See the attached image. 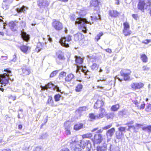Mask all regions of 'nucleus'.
<instances>
[{
    "mask_svg": "<svg viewBox=\"0 0 151 151\" xmlns=\"http://www.w3.org/2000/svg\"><path fill=\"white\" fill-rule=\"evenodd\" d=\"M99 67V65L96 63H93L90 66L91 69L92 70H97Z\"/></svg>",
    "mask_w": 151,
    "mask_h": 151,
    "instance_id": "e433bc0d",
    "label": "nucleus"
},
{
    "mask_svg": "<svg viewBox=\"0 0 151 151\" xmlns=\"http://www.w3.org/2000/svg\"><path fill=\"white\" fill-rule=\"evenodd\" d=\"M142 69L144 71H148L150 70V68L148 67H147L146 66H143L142 67Z\"/></svg>",
    "mask_w": 151,
    "mask_h": 151,
    "instance_id": "052dcab7",
    "label": "nucleus"
},
{
    "mask_svg": "<svg viewBox=\"0 0 151 151\" xmlns=\"http://www.w3.org/2000/svg\"><path fill=\"white\" fill-rule=\"evenodd\" d=\"M48 136V134L47 133H45L42 134L40 136L39 139H42L46 138Z\"/></svg>",
    "mask_w": 151,
    "mask_h": 151,
    "instance_id": "a19ab883",
    "label": "nucleus"
},
{
    "mask_svg": "<svg viewBox=\"0 0 151 151\" xmlns=\"http://www.w3.org/2000/svg\"><path fill=\"white\" fill-rule=\"evenodd\" d=\"M75 23L76 25L78 24V28L84 33L87 32L86 23L91 24L90 22L87 21L86 19L81 17L77 18Z\"/></svg>",
    "mask_w": 151,
    "mask_h": 151,
    "instance_id": "f03ea898",
    "label": "nucleus"
},
{
    "mask_svg": "<svg viewBox=\"0 0 151 151\" xmlns=\"http://www.w3.org/2000/svg\"><path fill=\"white\" fill-rule=\"evenodd\" d=\"M59 70H56L53 71L50 75V77L52 78L55 76L58 73Z\"/></svg>",
    "mask_w": 151,
    "mask_h": 151,
    "instance_id": "c03bdc74",
    "label": "nucleus"
},
{
    "mask_svg": "<svg viewBox=\"0 0 151 151\" xmlns=\"http://www.w3.org/2000/svg\"><path fill=\"white\" fill-rule=\"evenodd\" d=\"M146 4L145 9H147L148 7H150L151 4V0H145V1Z\"/></svg>",
    "mask_w": 151,
    "mask_h": 151,
    "instance_id": "79ce46f5",
    "label": "nucleus"
},
{
    "mask_svg": "<svg viewBox=\"0 0 151 151\" xmlns=\"http://www.w3.org/2000/svg\"><path fill=\"white\" fill-rule=\"evenodd\" d=\"M44 45V44L43 43L42 44L41 43L39 42L37 43V47L36 49V51L37 52H40L42 49V45Z\"/></svg>",
    "mask_w": 151,
    "mask_h": 151,
    "instance_id": "c85d7f7f",
    "label": "nucleus"
},
{
    "mask_svg": "<svg viewBox=\"0 0 151 151\" xmlns=\"http://www.w3.org/2000/svg\"><path fill=\"white\" fill-rule=\"evenodd\" d=\"M100 2L98 0H92L90 2V5L96 7V10L99 9V5Z\"/></svg>",
    "mask_w": 151,
    "mask_h": 151,
    "instance_id": "a211bd4d",
    "label": "nucleus"
},
{
    "mask_svg": "<svg viewBox=\"0 0 151 151\" xmlns=\"http://www.w3.org/2000/svg\"><path fill=\"white\" fill-rule=\"evenodd\" d=\"M83 124L80 123L75 125L74 127V129L75 130H78L82 128L83 127Z\"/></svg>",
    "mask_w": 151,
    "mask_h": 151,
    "instance_id": "2f4dec72",
    "label": "nucleus"
},
{
    "mask_svg": "<svg viewBox=\"0 0 151 151\" xmlns=\"http://www.w3.org/2000/svg\"><path fill=\"white\" fill-rule=\"evenodd\" d=\"M104 116V115L99 113V114L96 115V119H99L103 118Z\"/></svg>",
    "mask_w": 151,
    "mask_h": 151,
    "instance_id": "680f3d73",
    "label": "nucleus"
},
{
    "mask_svg": "<svg viewBox=\"0 0 151 151\" xmlns=\"http://www.w3.org/2000/svg\"><path fill=\"white\" fill-rule=\"evenodd\" d=\"M75 61L77 64V65H78L77 64H81L83 63V59L80 56H75Z\"/></svg>",
    "mask_w": 151,
    "mask_h": 151,
    "instance_id": "b1692460",
    "label": "nucleus"
},
{
    "mask_svg": "<svg viewBox=\"0 0 151 151\" xmlns=\"http://www.w3.org/2000/svg\"><path fill=\"white\" fill-rule=\"evenodd\" d=\"M111 126L112 125L111 124H109L103 127V129L104 130H106L107 129H108L110 128L111 127Z\"/></svg>",
    "mask_w": 151,
    "mask_h": 151,
    "instance_id": "338daca9",
    "label": "nucleus"
},
{
    "mask_svg": "<svg viewBox=\"0 0 151 151\" xmlns=\"http://www.w3.org/2000/svg\"><path fill=\"white\" fill-rule=\"evenodd\" d=\"M98 127L94 128L93 129H92V130L91 131L93 132H95L97 130V131L96 132L97 133H100L102 132L103 129H100L99 130H98Z\"/></svg>",
    "mask_w": 151,
    "mask_h": 151,
    "instance_id": "de8ad7c7",
    "label": "nucleus"
},
{
    "mask_svg": "<svg viewBox=\"0 0 151 151\" xmlns=\"http://www.w3.org/2000/svg\"><path fill=\"white\" fill-rule=\"evenodd\" d=\"M74 75L72 73H70L65 77V80L66 82H70L74 79Z\"/></svg>",
    "mask_w": 151,
    "mask_h": 151,
    "instance_id": "aec40b11",
    "label": "nucleus"
},
{
    "mask_svg": "<svg viewBox=\"0 0 151 151\" xmlns=\"http://www.w3.org/2000/svg\"><path fill=\"white\" fill-rule=\"evenodd\" d=\"M22 70L24 76L28 75L31 73L30 69L27 67H23L22 68Z\"/></svg>",
    "mask_w": 151,
    "mask_h": 151,
    "instance_id": "4be33fe9",
    "label": "nucleus"
},
{
    "mask_svg": "<svg viewBox=\"0 0 151 151\" xmlns=\"http://www.w3.org/2000/svg\"><path fill=\"white\" fill-rule=\"evenodd\" d=\"M71 40V36L69 35L66 37H61L59 42L62 46L68 47H69V44H70Z\"/></svg>",
    "mask_w": 151,
    "mask_h": 151,
    "instance_id": "20e7f679",
    "label": "nucleus"
},
{
    "mask_svg": "<svg viewBox=\"0 0 151 151\" xmlns=\"http://www.w3.org/2000/svg\"><path fill=\"white\" fill-rule=\"evenodd\" d=\"M66 73L64 71H62L60 72L59 76V78L60 79H61L64 76H65L66 75Z\"/></svg>",
    "mask_w": 151,
    "mask_h": 151,
    "instance_id": "37998d69",
    "label": "nucleus"
},
{
    "mask_svg": "<svg viewBox=\"0 0 151 151\" xmlns=\"http://www.w3.org/2000/svg\"><path fill=\"white\" fill-rule=\"evenodd\" d=\"M70 19L72 21H75V15L71 14L70 15Z\"/></svg>",
    "mask_w": 151,
    "mask_h": 151,
    "instance_id": "4d7b16f0",
    "label": "nucleus"
},
{
    "mask_svg": "<svg viewBox=\"0 0 151 151\" xmlns=\"http://www.w3.org/2000/svg\"><path fill=\"white\" fill-rule=\"evenodd\" d=\"M61 97V95L59 94H56L54 96L55 101L56 102L59 101L60 100Z\"/></svg>",
    "mask_w": 151,
    "mask_h": 151,
    "instance_id": "ea45409f",
    "label": "nucleus"
},
{
    "mask_svg": "<svg viewBox=\"0 0 151 151\" xmlns=\"http://www.w3.org/2000/svg\"><path fill=\"white\" fill-rule=\"evenodd\" d=\"M81 67L80 66L77 65V68L76 71V73H79L81 74Z\"/></svg>",
    "mask_w": 151,
    "mask_h": 151,
    "instance_id": "864d4df0",
    "label": "nucleus"
},
{
    "mask_svg": "<svg viewBox=\"0 0 151 151\" xmlns=\"http://www.w3.org/2000/svg\"><path fill=\"white\" fill-rule=\"evenodd\" d=\"M118 131L121 132L122 133L125 132L126 128L125 127H120L118 128Z\"/></svg>",
    "mask_w": 151,
    "mask_h": 151,
    "instance_id": "09e8293b",
    "label": "nucleus"
},
{
    "mask_svg": "<svg viewBox=\"0 0 151 151\" xmlns=\"http://www.w3.org/2000/svg\"><path fill=\"white\" fill-rule=\"evenodd\" d=\"M105 112V110L103 108H101L100 109V112L99 113L102 114L104 115V113Z\"/></svg>",
    "mask_w": 151,
    "mask_h": 151,
    "instance_id": "69168bd1",
    "label": "nucleus"
},
{
    "mask_svg": "<svg viewBox=\"0 0 151 151\" xmlns=\"http://www.w3.org/2000/svg\"><path fill=\"white\" fill-rule=\"evenodd\" d=\"M131 73V71L127 69L122 70L120 72L121 75L123 77L124 80L125 81H129L130 80V75Z\"/></svg>",
    "mask_w": 151,
    "mask_h": 151,
    "instance_id": "39448f33",
    "label": "nucleus"
},
{
    "mask_svg": "<svg viewBox=\"0 0 151 151\" xmlns=\"http://www.w3.org/2000/svg\"><path fill=\"white\" fill-rule=\"evenodd\" d=\"M90 121H93L96 119V115L95 116L93 113H90L89 115Z\"/></svg>",
    "mask_w": 151,
    "mask_h": 151,
    "instance_id": "72a5a7b5",
    "label": "nucleus"
},
{
    "mask_svg": "<svg viewBox=\"0 0 151 151\" xmlns=\"http://www.w3.org/2000/svg\"><path fill=\"white\" fill-rule=\"evenodd\" d=\"M123 134V133L119 131L116 132V138L118 139H121Z\"/></svg>",
    "mask_w": 151,
    "mask_h": 151,
    "instance_id": "c9c22d12",
    "label": "nucleus"
},
{
    "mask_svg": "<svg viewBox=\"0 0 151 151\" xmlns=\"http://www.w3.org/2000/svg\"><path fill=\"white\" fill-rule=\"evenodd\" d=\"M140 58L143 62L147 63V58L145 54H142L141 55Z\"/></svg>",
    "mask_w": 151,
    "mask_h": 151,
    "instance_id": "f704fd0d",
    "label": "nucleus"
},
{
    "mask_svg": "<svg viewBox=\"0 0 151 151\" xmlns=\"http://www.w3.org/2000/svg\"><path fill=\"white\" fill-rule=\"evenodd\" d=\"M103 35V34L102 32H101L98 34L97 36L95 37V39L96 41H98L99 40L101 37Z\"/></svg>",
    "mask_w": 151,
    "mask_h": 151,
    "instance_id": "58836bf2",
    "label": "nucleus"
},
{
    "mask_svg": "<svg viewBox=\"0 0 151 151\" xmlns=\"http://www.w3.org/2000/svg\"><path fill=\"white\" fill-rule=\"evenodd\" d=\"M17 60V56L15 54L13 56V59L11 60V61L15 62Z\"/></svg>",
    "mask_w": 151,
    "mask_h": 151,
    "instance_id": "e2e57ef3",
    "label": "nucleus"
},
{
    "mask_svg": "<svg viewBox=\"0 0 151 151\" xmlns=\"http://www.w3.org/2000/svg\"><path fill=\"white\" fill-rule=\"evenodd\" d=\"M28 9V8L24 5L22 6L21 7H17L15 9L16 11L19 14L22 13L24 14L26 13V10Z\"/></svg>",
    "mask_w": 151,
    "mask_h": 151,
    "instance_id": "f8f14e48",
    "label": "nucleus"
},
{
    "mask_svg": "<svg viewBox=\"0 0 151 151\" xmlns=\"http://www.w3.org/2000/svg\"><path fill=\"white\" fill-rule=\"evenodd\" d=\"M115 131V129L113 127L108 130L106 132V135L108 139V141L110 140L113 135Z\"/></svg>",
    "mask_w": 151,
    "mask_h": 151,
    "instance_id": "ddd939ff",
    "label": "nucleus"
},
{
    "mask_svg": "<svg viewBox=\"0 0 151 151\" xmlns=\"http://www.w3.org/2000/svg\"><path fill=\"white\" fill-rule=\"evenodd\" d=\"M119 104H116L112 106L111 108V110L113 111H116L119 109Z\"/></svg>",
    "mask_w": 151,
    "mask_h": 151,
    "instance_id": "473e14b6",
    "label": "nucleus"
},
{
    "mask_svg": "<svg viewBox=\"0 0 151 151\" xmlns=\"http://www.w3.org/2000/svg\"><path fill=\"white\" fill-rule=\"evenodd\" d=\"M102 139L101 135L98 134L95 135L94 139H92V140L94 143L98 144L101 142Z\"/></svg>",
    "mask_w": 151,
    "mask_h": 151,
    "instance_id": "1a4fd4ad",
    "label": "nucleus"
},
{
    "mask_svg": "<svg viewBox=\"0 0 151 151\" xmlns=\"http://www.w3.org/2000/svg\"><path fill=\"white\" fill-rule=\"evenodd\" d=\"M22 39L26 41H28L30 39L29 35L26 34V32L23 33L21 35Z\"/></svg>",
    "mask_w": 151,
    "mask_h": 151,
    "instance_id": "a878e982",
    "label": "nucleus"
},
{
    "mask_svg": "<svg viewBox=\"0 0 151 151\" xmlns=\"http://www.w3.org/2000/svg\"><path fill=\"white\" fill-rule=\"evenodd\" d=\"M96 12L94 16L93 15L91 17L92 23H93L94 22H98L99 20L100 19V15L97 13V11H96Z\"/></svg>",
    "mask_w": 151,
    "mask_h": 151,
    "instance_id": "dca6fc26",
    "label": "nucleus"
},
{
    "mask_svg": "<svg viewBox=\"0 0 151 151\" xmlns=\"http://www.w3.org/2000/svg\"><path fill=\"white\" fill-rule=\"evenodd\" d=\"M74 146L72 148L73 151H81V147L83 149L86 147V150L90 151L91 148V144L89 140H81L79 144H76L74 143Z\"/></svg>",
    "mask_w": 151,
    "mask_h": 151,
    "instance_id": "f257e3e1",
    "label": "nucleus"
},
{
    "mask_svg": "<svg viewBox=\"0 0 151 151\" xmlns=\"http://www.w3.org/2000/svg\"><path fill=\"white\" fill-rule=\"evenodd\" d=\"M145 6H146V4L145 1L140 0L137 4V8L139 9L143 12Z\"/></svg>",
    "mask_w": 151,
    "mask_h": 151,
    "instance_id": "2eb2a0df",
    "label": "nucleus"
},
{
    "mask_svg": "<svg viewBox=\"0 0 151 151\" xmlns=\"http://www.w3.org/2000/svg\"><path fill=\"white\" fill-rule=\"evenodd\" d=\"M9 4H10L3 3L2 6L3 8L5 10L8 9L9 7Z\"/></svg>",
    "mask_w": 151,
    "mask_h": 151,
    "instance_id": "49530a36",
    "label": "nucleus"
},
{
    "mask_svg": "<svg viewBox=\"0 0 151 151\" xmlns=\"http://www.w3.org/2000/svg\"><path fill=\"white\" fill-rule=\"evenodd\" d=\"M77 12L81 17H84L87 13L86 9L85 8L82 7L81 9H78Z\"/></svg>",
    "mask_w": 151,
    "mask_h": 151,
    "instance_id": "4468645a",
    "label": "nucleus"
},
{
    "mask_svg": "<svg viewBox=\"0 0 151 151\" xmlns=\"http://www.w3.org/2000/svg\"><path fill=\"white\" fill-rule=\"evenodd\" d=\"M125 114L124 110H122L119 112V115L120 116H123Z\"/></svg>",
    "mask_w": 151,
    "mask_h": 151,
    "instance_id": "603ef678",
    "label": "nucleus"
},
{
    "mask_svg": "<svg viewBox=\"0 0 151 151\" xmlns=\"http://www.w3.org/2000/svg\"><path fill=\"white\" fill-rule=\"evenodd\" d=\"M109 15L111 17H116L118 16V12L114 10H110L109 12Z\"/></svg>",
    "mask_w": 151,
    "mask_h": 151,
    "instance_id": "c756f323",
    "label": "nucleus"
},
{
    "mask_svg": "<svg viewBox=\"0 0 151 151\" xmlns=\"http://www.w3.org/2000/svg\"><path fill=\"white\" fill-rule=\"evenodd\" d=\"M83 37V35L80 33H78L74 35V40L77 41L81 40Z\"/></svg>",
    "mask_w": 151,
    "mask_h": 151,
    "instance_id": "412c9836",
    "label": "nucleus"
},
{
    "mask_svg": "<svg viewBox=\"0 0 151 151\" xmlns=\"http://www.w3.org/2000/svg\"><path fill=\"white\" fill-rule=\"evenodd\" d=\"M49 88H52L54 91H56L58 92H60L61 90L60 89L59 87L55 85L53 83L51 82L48 83L45 86L43 87L44 90H45Z\"/></svg>",
    "mask_w": 151,
    "mask_h": 151,
    "instance_id": "6e6552de",
    "label": "nucleus"
},
{
    "mask_svg": "<svg viewBox=\"0 0 151 151\" xmlns=\"http://www.w3.org/2000/svg\"><path fill=\"white\" fill-rule=\"evenodd\" d=\"M67 123H64V125L65 126V132L66 135H69L70 134V126L69 125L66 126Z\"/></svg>",
    "mask_w": 151,
    "mask_h": 151,
    "instance_id": "393cba45",
    "label": "nucleus"
},
{
    "mask_svg": "<svg viewBox=\"0 0 151 151\" xmlns=\"http://www.w3.org/2000/svg\"><path fill=\"white\" fill-rule=\"evenodd\" d=\"M47 104H48L51 106H55V105L54 104V101L52 97L50 96H48V99L46 102Z\"/></svg>",
    "mask_w": 151,
    "mask_h": 151,
    "instance_id": "5701e85b",
    "label": "nucleus"
},
{
    "mask_svg": "<svg viewBox=\"0 0 151 151\" xmlns=\"http://www.w3.org/2000/svg\"><path fill=\"white\" fill-rule=\"evenodd\" d=\"M132 17L135 20H137L138 18V15L137 14H134L132 15Z\"/></svg>",
    "mask_w": 151,
    "mask_h": 151,
    "instance_id": "0e129e2a",
    "label": "nucleus"
},
{
    "mask_svg": "<svg viewBox=\"0 0 151 151\" xmlns=\"http://www.w3.org/2000/svg\"><path fill=\"white\" fill-rule=\"evenodd\" d=\"M4 72L3 74L0 75V83L5 86L9 83V79L12 80L10 76H12V73L11 70L8 68L5 69Z\"/></svg>",
    "mask_w": 151,
    "mask_h": 151,
    "instance_id": "7ed1b4c3",
    "label": "nucleus"
},
{
    "mask_svg": "<svg viewBox=\"0 0 151 151\" xmlns=\"http://www.w3.org/2000/svg\"><path fill=\"white\" fill-rule=\"evenodd\" d=\"M107 149V145L105 143L103 144L102 146H98L96 147L97 151H106Z\"/></svg>",
    "mask_w": 151,
    "mask_h": 151,
    "instance_id": "6ab92c4d",
    "label": "nucleus"
},
{
    "mask_svg": "<svg viewBox=\"0 0 151 151\" xmlns=\"http://www.w3.org/2000/svg\"><path fill=\"white\" fill-rule=\"evenodd\" d=\"M124 26V29L123 30H127V29L129 28V24L127 22H125L123 24Z\"/></svg>",
    "mask_w": 151,
    "mask_h": 151,
    "instance_id": "8fccbe9b",
    "label": "nucleus"
},
{
    "mask_svg": "<svg viewBox=\"0 0 151 151\" xmlns=\"http://www.w3.org/2000/svg\"><path fill=\"white\" fill-rule=\"evenodd\" d=\"M65 58L63 53H61L56 54L55 60L58 65H63L65 62Z\"/></svg>",
    "mask_w": 151,
    "mask_h": 151,
    "instance_id": "0eeeda50",
    "label": "nucleus"
},
{
    "mask_svg": "<svg viewBox=\"0 0 151 151\" xmlns=\"http://www.w3.org/2000/svg\"><path fill=\"white\" fill-rule=\"evenodd\" d=\"M144 85L141 82L134 83L131 84V86L133 90H136L139 89L143 87Z\"/></svg>",
    "mask_w": 151,
    "mask_h": 151,
    "instance_id": "9d476101",
    "label": "nucleus"
},
{
    "mask_svg": "<svg viewBox=\"0 0 151 151\" xmlns=\"http://www.w3.org/2000/svg\"><path fill=\"white\" fill-rule=\"evenodd\" d=\"M12 0L9 1V0H4L3 3L10 4L12 3Z\"/></svg>",
    "mask_w": 151,
    "mask_h": 151,
    "instance_id": "bf43d9fd",
    "label": "nucleus"
},
{
    "mask_svg": "<svg viewBox=\"0 0 151 151\" xmlns=\"http://www.w3.org/2000/svg\"><path fill=\"white\" fill-rule=\"evenodd\" d=\"M92 136L91 133H89L88 134H86L83 135V137H85L87 138H90Z\"/></svg>",
    "mask_w": 151,
    "mask_h": 151,
    "instance_id": "5fc2aeb1",
    "label": "nucleus"
},
{
    "mask_svg": "<svg viewBox=\"0 0 151 151\" xmlns=\"http://www.w3.org/2000/svg\"><path fill=\"white\" fill-rule=\"evenodd\" d=\"M9 26L13 31H15L16 28V24L13 22H11L9 23Z\"/></svg>",
    "mask_w": 151,
    "mask_h": 151,
    "instance_id": "cd10ccee",
    "label": "nucleus"
},
{
    "mask_svg": "<svg viewBox=\"0 0 151 151\" xmlns=\"http://www.w3.org/2000/svg\"><path fill=\"white\" fill-rule=\"evenodd\" d=\"M145 110L148 112L151 111V104H149L147 106Z\"/></svg>",
    "mask_w": 151,
    "mask_h": 151,
    "instance_id": "3c124183",
    "label": "nucleus"
},
{
    "mask_svg": "<svg viewBox=\"0 0 151 151\" xmlns=\"http://www.w3.org/2000/svg\"><path fill=\"white\" fill-rule=\"evenodd\" d=\"M145 105V104L143 102V104H141L140 107H139L138 106H137L139 108V109H143L144 108Z\"/></svg>",
    "mask_w": 151,
    "mask_h": 151,
    "instance_id": "13d9d810",
    "label": "nucleus"
},
{
    "mask_svg": "<svg viewBox=\"0 0 151 151\" xmlns=\"http://www.w3.org/2000/svg\"><path fill=\"white\" fill-rule=\"evenodd\" d=\"M41 148L39 147H35L33 149V151H40Z\"/></svg>",
    "mask_w": 151,
    "mask_h": 151,
    "instance_id": "774afa93",
    "label": "nucleus"
},
{
    "mask_svg": "<svg viewBox=\"0 0 151 151\" xmlns=\"http://www.w3.org/2000/svg\"><path fill=\"white\" fill-rule=\"evenodd\" d=\"M104 104V102L102 100H98L95 103L94 108L95 109H98L101 108Z\"/></svg>",
    "mask_w": 151,
    "mask_h": 151,
    "instance_id": "f3484780",
    "label": "nucleus"
},
{
    "mask_svg": "<svg viewBox=\"0 0 151 151\" xmlns=\"http://www.w3.org/2000/svg\"><path fill=\"white\" fill-rule=\"evenodd\" d=\"M19 48L24 53H26L28 49V47L25 45L21 46L19 47Z\"/></svg>",
    "mask_w": 151,
    "mask_h": 151,
    "instance_id": "bb28decb",
    "label": "nucleus"
},
{
    "mask_svg": "<svg viewBox=\"0 0 151 151\" xmlns=\"http://www.w3.org/2000/svg\"><path fill=\"white\" fill-rule=\"evenodd\" d=\"M86 106H83L82 107H80L79 108V111L81 112L82 111H85L86 110Z\"/></svg>",
    "mask_w": 151,
    "mask_h": 151,
    "instance_id": "6e6d98bb",
    "label": "nucleus"
},
{
    "mask_svg": "<svg viewBox=\"0 0 151 151\" xmlns=\"http://www.w3.org/2000/svg\"><path fill=\"white\" fill-rule=\"evenodd\" d=\"M83 87V85L81 83H79L76 87L75 91L77 92H80L81 91Z\"/></svg>",
    "mask_w": 151,
    "mask_h": 151,
    "instance_id": "7c9ffc66",
    "label": "nucleus"
},
{
    "mask_svg": "<svg viewBox=\"0 0 151 151\" xmlns=\"http://www.w3.org/2000/svg\"><path fill=\"white\" fill-rule=\"evenodd\" d=\"M52 26L53 28L57 32H60L63 28V24L60 21L54 19L52 23Z\"/></svg>",
    "mask_w": 151,
    "mask_h": 151,
    "instance_id": "423d86ee",
    "label": "nucleus"
},
{
    "mask_svg": "<svg viewBox=\"0 0 151 151\" xmlns=\"http://www.w3.org/2000/svg\"><path fill=\"white\" fill-rule=\"evenodd\" d=\"M80 66L81 67V71L84 73L85 75H87L88 70L86 69V67L85 66H83V65Z\"/></svg>",
    "mask_w": 151,
    "mask_h": 151,
    "instance_id": "4c0bfd02",
    "label": "nucleus"
},
{
    "mask_svg": "<svg viewBox=\"0 0 151 151\" xmlns=\"http://www.w3.org/2000/svg\"><path fill=\"white\" fill-rule=\"evenodd\" d=\"M37 4L40 8H44L49 5V3L45 0H39L37 1Z\"/></svg>",
    "mask_w": 151,
    "mask_h": 151,
    "instance_id": "9b49d317",
    "label": "nucleus"
},
{
    "mask_svg": "<svg viewBox=\"0 0 151 151\" xmlns=\"http://www.w3.org/2000/svg\"><path fill=\"white\" fill-rule=\"evenodd\" d=\"M123 33L125 36H127L131 34L130 31L127 30H123Z\"/></svg>",
    "mask_w": 151,
    "mask_h": 151,
    "instance_id": "a18cd8bd",
    "label": "nucleus"
}]
</instances>
